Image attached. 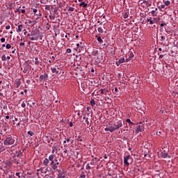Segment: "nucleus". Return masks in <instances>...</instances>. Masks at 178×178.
Instances as JSON below:
<instances>
[{
    "label": "nucleus",
    "mask_w": 178,
    "mask_h": 178,
    "mask_svg": "<svg viewBox=\"0 0 178 178\" xmlns=\"http://www.w3.org/2000/svg\"><path fill=\"white\" fill-rule=\"evenodd\" d=\"M161 156L162 158H168V154L161 152Z\"/></svg>",
    "instance_id": "bb28decb"
},
{
    "label": "nucleus",
    "mask_w": 178,
    "mask_h": 178,
    "mask_svg": "<svg viewBox=\"0 0 178 178\" xmlns=\"http://www.w3.org/2000/svg\"><path fill=\"white\" fill-rule=\"evenodd\" d=\"M35 15H36V16H39V17L42 16V15H41V13L40 12L39 13H36Z\"/></svg>",
    "instance_id": "13d9d810"
},
{
    "label": "nucleus",
    "mask_w": 178,
    "mask_h": 178,
    "mask_svg": "<svg viewBox=\"0 0 178 178\" xmlns=\"http://www.w3.org/2000/svg\"><path fill=\"white\" fill-rule=\"evenodd\" d=\"M92 56H97V55H98V50H95L92 51Z\"/></svg>",
    "instance_id": "b1692460"
},
{
    "label": "nucleus",
    "mask_w": 178,
    "mask_h": 178,
    "mask_svg": "<svg viewBox=\"0 0 178 178\" xmlns=\"http://www.w3.org/2000/svg\"><path fill=\"white\" fill-rule=\"evenodd\" d=\"M161 27H163L165 26H166V23H162L160 24Z\"/></svg>",
    "instance_id": "bf43d9fd"
},
{
    "label": "nucleus",
    "mask_w": 178,
    "mask_h": 178,
    "mask_svg": "<svg viewBox=\"0 0 178 178\" xmlns=\"http://www.w3.org/2000/svg\"><path fill=\"white\" fill-rule=\"evenodd\" d=\"M66 52H67V54H71V53H72V49H67L66 50Z\"/></svg>",
    "instance_id": "3c124183"
},
{
    "label": "nucleus",
    "mask_w": 178,
    "mask_h": 178,
    "mask_svg": "<svg viewBox=\"0 0 178 178\" xmlns=\"http://www.w3.org/2000/svg\"><path fill=\"white\" fill-rule=\"evenodd\" d=\"M99 92H100V94H102V95H106V93L109 92V91L106 89H100Z\"/></svg>",
    "instance_id": "2eb2a0df"
},
{
    "label": "nucleus",
    "mask_w": 178,
    "mask_h": 178,
    "mask_svg": "<svg viewBox=\"0 0 178 178\" xmlns=\"http://www.w3.org/2000/svg\"><path fill=\"white\" fill-rule=\"evenodd\" d=\"M20 8H22V7L19 6V8H17V9L15 10V13H19V15H20Z\"/></svg>",
    "instance_id": "f704fd0d"
},
{
    "label": "nucleus",
    "mask_w": 178,
    "mask_h": 178,
    "mask_svg": "<svg viewBox=\"0 0 178 178\" xmlns=\"http://www.w3.org/2000/svg\"><path fill=\"white\" fill-rule=\"evenodd\" d=\"M79 178H86V175L84 172H82Z\"/></svg>",
    "instance_id": "c03bdc74"
},
{
    "label": "nucleus",
    "mask_w": 178,
    "mask_h": 178,
    "mask_svg": "<svg viewBox=\"0 0 178 178\" xmlns=\"http://www.w3.org/2000/svg\"><path fill=\"white\" fill-rule=\"evenodd\" d=\"M127 123H129V124H134V123L130 120V119H127L126 120Z\"/></svg>",
    "instance_id": "58836bf2"
},
{
    "label": "nucleus",
    "mask_w": 178,
    "mask_h": 178,
    "mask_svg": "<svg viewBox=\"0 0 178 178\" xmlns=\"http://www.w3.org/2000/svg\"><path fill=\"white\" fill-rule=\"evenodd\" d=\"M54 60H55V56H52L51 60H49V63H54Z\"/></svg>",
    "instance_id": "c85d7f7f"
},
{
    "label": "nucleus",
    "mask_w": 178,
    "mask_h": 178,
    "mask_svg": "<svg viewBox=\"0 0 178 178\" xmlns=\"http://www.w3.org/2000/svg\"><path fill=\"white\" fill-rule=\"evenodd\" d=\"M165 40H166V38L165 36H161L160 41H165Z\"/></svg>",
    "instance_id": "a18cd8bd"
},
{
    "label": "nucleus",
    "mask_w": 178,
    "mask_h": 178,
    "mask_svg": "<svg viewBox=\"0 0 178 178\" xmlns=\"http://www.w3.org/2000/svg\"><path fill=\"white\" fill-rule=\"evenodd\" d=\"M66 143H67L66 140L63 141L64 147H67V144Z\"/></svg>",
    "instance_id": "09e8293b"
},
{
    "label": "nucleus",
    "mask_w": 178,
    "mask_h": 178,
    "mask_svg": "<svg viewBox=\"0 0 178 178\" xmlns=\"http://www.w3.org/2000/svg\"><path fill=\"white\" fill-rule=\"evenodd\" d=\"M85 122L86 123V124H88V126L90 124V122L88 121V118H86V120H85Z\"/></svg>",
    "instance_id": "864d4df0"
},
{
    "label": "nucleus",
    "mask_w": 178,
    "mask_h": 178,
    "mask_svg": "<svg viewBox=\"0 0 178 178\" xmlns=\"http://www.w3.org/2000/svg\"><path fill=\"white\" fill-rule=\"evenodd\" d=\"M21 106H22V108H26V103H24V102H23Z\"/></svg>",
    "instance_id": "8fccbe9b"
},
{
    "label": "nucleus",
    "mask_w": 178,
    "mask_h": 178,
    "mask_svg": "<svg viewBox=\"0 0 178 178\" xmlns=\"http://www.w3.org/2000/svg\"><path fill=\"white\" fill-rule=\"evenodd\" d=\"M38 12V10L37 9H33L34 15H35Z\"/></svg>",
    "instance_id": "e2e57ef3"
},
{
    "label": "nucleus",
    "mask_w": 178,
    "mask_h": 178,
    "mask_svg": "<svg viewBox=\"0 0 178 178\" xmlns=\"http://www.w3.org/2000/svg\"><path fill=\"white\" fill-rule=\"evenodd\" d=\"M97 38L98 42H103L102 38H101V36L96 35Z\"/></svg>",
    "instance_id": "a878e982"
},
{
    "label": "nucleus",
    "mask_w": 178,
    "mask_h": 178,
    "mask_svg": "<svg viewBox=\"0 0 178 178\" xmlns=\"http://www.w3.org/2000/svg\"><path fill=\"white\" fill-rule=\"evenodd\" d=\"M124 19H128L129 18V13H126L124 15H123Z\"/></svg>",
    "instance_id": "4c0bfd02"
},
{
    "label": "nucleus",
    "mask_w": 178,
    "mask_h": 178,
    "mask_svg": "<svg viewBox=\"0 0 178 178\" xmlns=\"http://www.w3.org/2000/svg\"><path fill=\"white\" fill-rule=\"evenodd\" d=\"M143 3H145V5H146L147 6H148V5H149L148 1H145V0L143 1Z\"/></svg>",
    "instance_id": "5fc2aeb1"
},
{
    "label": "nucleus",
    "mask_w": 178,
    "mask_h": 178,
    "mask_svg": "<svg viewBox=\"0 0 178 178\" xmlns=\"http://www.w3.org/2000/svg\"><path fill=\"white\" fill-rule=\"evenodd\" d=\"M6 47L7 49H10L12 48V46L10 45V44H7L6 45Z\"/></svg>",
    "instance_id": "ea45409f"
},
{
    "label": "nucleus",
    "mask_w": 178,
    "mask_h": 178,
    "mask_svg": "<svg viewBox=\"0 0 178 178\" xmlns=\"http://www.w3.org/2000/svg\"><path fill=\"white\" fill-rule=\"evenodd\" d=\"M143 130H144V127L141 125H138V127L136 129V133H140V131H143Z\"/></svg>",
    "instance_id": "ddd939ff"
},
{
    "label": "nucleus",
    "mask_w": 178,
    "mask_h": 178,
    "mask_svg": "<svg viewBox=\"0 0 178 178\" xmlns=\"http://www.w3.org/2000/svg\"><path fill=\"white\" fill-rule=\"evenodd\" d=\"M49 19L51 20H55V16L54 15H49Z\"/></svg>",
    "instance_id": "37998d69"
},
{
    "label": "nucleus",
    "mask_w": 178,
    "mask_h": 178,
    "mask_svg": "<svg viewBox=\"0 0 178 178\" xmlns=\"http://www.w3.org/2000/svg\"><path fill=\"white\" fill-rule=\"evenodd\" d=\"M13 161L14 163H16L17 165H19V163H20V162H22V161H20L15 157L13 158Z\"/></svg>",
    "instance_id": "6ab92c4d"
},
{
    "label": "nucleus",
    "mask_w": 178,
    "mask_h": 178,
    "mask_svg": "<svg viewBox=\"0 0 178 178\" xmlns=\"http://www.w3.org/2000/svg\"><path fill=\"white\" fill-rule=\"evenodd\" d=\"M23 30V24H20L18 26V29H17L16 31L17 33H21Z\"/></svg>",
    "instance_id": "f3484780"
},
{
    "label": "nucleus",
    "mask_w": 178,
    "mask_h": 178,
    "mask_svg": "<svg viewBox=\"0 0 178 178\" xmlns=\"http://www.w3.org/2000/svg\"><path fill=\"white\" fill-rule=\"evenodd\" d=\"M30 69H31V65H30V64L27 63H24L22 67V70H23V73H28Z\"/></svg>",
    "instance_id": "20e7f679"
},
{
    "label": "nucleus",
    "mask_w": 178,
    "mask_h": 178,
    "mask_svg": "<svg viewBox=\"0 0 178 178\" xmlns=\"http://www.w3.org/2000/svg\"><path fill=\"white\" fill-rule=\"evenodd\" d=\"M76 141H83V138H81V136H79L78 138L76 139Z\"/></svg>",
    "instance_id": "2f4dec72"
},
{
    "label": "nucleus",
    "mask_w": 178,
    "mask_h": 178,
    "mask_svg": "<svg viewBox=\"0 0 178 178\" xmlns=\"http://www.w3.org/2000/svg\"><path fill=\"white\" fill-rule=\"evenodd\" d=\"M15 137H12V136H9L6 138V140L3 141L4 145H13L15 144Z\"/></svg>",
    "instance_id": "7ed1b4c3"
},
{
    "label": "nucleus",
    "mask_w": 178,
    "mask_h": 178,
    "mask_svg": "<svg viewBox=\"0 0 178 178\" xmlns=\"http://www.w3.org/2000/svg\"><path fill=\"white\" fill-rule=\"evenodd\" d=\"M84 49H86V48L83 46H81L79 47V52H81V51H84Z\"/></svg>",
    "instance_id": "72a5a7b5"
},
{
    "label": "nucleus",
    "mask_w": 178,
    "mask_h": 178,
    "mask_svg": "<svg viewBox=\"0 0 178 178\" xmlns=\"http://www.w3.org/2000/svg\"><path fill=\"white\" fill-rule=\"evenodd\" d=\"M58 10H59V8L56 7V8H54V13H58Z\"/></svg>",
    "instance_id": "79ce46f5"
},
{
    "label": "nucleus",
    "mask_w": 178,
    "mask_h": 178,
    "mask_svg": "<svg viewBox=\"0 0 178 178\" xmlns=\"http://www.w3.org/2000/svg\"><path fill=\"white\" fill-rule=\"evenodd\" d=\"M95 100H94V99H92L91 100H90V105L92 106H95Z\"/></svg>",
    "instance_id": "393cba45"
},
{
    "label": "nucleus",
    "mask_w": 178,
    "mask_h": 178,
    "mask_svg": "<svg viewBox=\"0 0 178 178\" xmlns=\"http://www.w3.org/2000/svg\"><path fill=\"white\" fill-rule=\"evenodd\" d=\"M33 62H34L35 65L38 66V65H41V63H42V60L38 59V58L36 57L33 60Z\"/></svg>",
    "instance_id": "6e6552de"
},
{
    "label": "nucleus",
    "mask_w": 178,
    "mask_h": 178,
    "mask_svg": "<svg viewBox=\"0 0 178 178\" xmlns=\"http://www.w3.org/2000/svg\"><path fill=\"white\" fill-rule=\"evenodd\" d=\"M65 140H67V143L69 144V143H71V144H73L74 141L72 139V137L70 136H67Z\"/></svg>",
    "instance_id": "dca6fc26"
},
{
    "label": "nucleus",
    "mask_w": 178,
    "mask_h": 178,
    "mask_svg": "<svg viewBox=\"0 0 178 178\" xmlns=\"http://www.w3.org/2000/svg\"><path fill=\"white\" fill-rule=\"evenodd\" d=\"M81 3L79 4V6H83V8H87L88 6V4L86 3V1H81Z\"/></svg>",
    "instance_id": "a211bd4d"
},
{
    "label": "nucleus",
    "mask_w": 178,
    "mask_h": 178,
    "mask_svg": "<svg viewBox=\"0 0 178 178\" xmlns=\"http://www.w3.org/2000/svg\"><path fill=\"white\" fill-rule=\"evenodd\" d=\"M23 155V153L22 152H19L18 154H17V158H20Z\"/></svg>",
    "instance_id": "c9c22d12"
},
{
    "label": "nucleus",
    "mask_w": 178,
    "mask_h": 178,
    "mask_svg": "<svg viewBox=\"0 0 178 178\" xmlns=\"http://www.w3.org/2000/svg\"><path fill=\"white\" fill-rule=\"evenodd\" d=\"M20 12H22V13H26V10L24 9H21Z\"/></svg>",
    "instance_id": "680f3d73"
},
{
    "label": "nucleus",
    "mask_w": 178,
    "mask_h": 178,
    "mask_svg": "<svg viewBox=\"0 0 178 178\" xmlns=\"http://www.w3.org/2000/svg\"><path fill=\"white\" fill-rule=\"evenodd\" d=\"M124 62H126V60H124V58L122 57L118 61L115 62V65L117 66H119L120 65V63H124Z\"/></svg>",
    "instance_id": "9d476101"
},
{
    "label": "nucleus",
    "mask_w": 178,
    "mask_h": 178,
    "mask_svg": "<svg viewBox=\"0 0 178 178\" xmlns=\"http://www.w3.org/2000/svg\"><path fill=\"white\" fill-rule=\"evenodd\" d=\"M152 19V17H149L146 19L147 23H149L150 20Z\"/></svg>",
    "instance_id": "6e6d98bb"
},
{
    "label": "nucleus",
    "mask_w": 178,
    "mask_h": 178,
    "mask_svg": "<svg viewBox=\"0 0 178 178\" xmlns=\"http://www.w3.org/2000/svg\"><path fill=\"white\" fill-rule=\"evenodd\" d=\"M1 60H6V56H5V54H3L2 56H1Z\"/></svg>",
    "instance_id": "a19ab883"
},
{
    "label": "nucleus",
    "mask_w": 178,
    "mask_h": 178,
    "mask_svg": "<svg viewBox=\"0 0 178 178\" xmlns=\"http://www.w3.org/2000/svg\"><path fill=\"white\" fill-rule=\"evenodd\" d=\"M164 5H165V6H169V5H170V1L169 0L165 1Z\"/></svg>",
    "instance_id": "473e14b6"
},
{
    "label": "nucleus",
    "mask_w": 178,
    "mask_h": 178,
    "mask_svg": "<svg viewBox=\"0 0 178 178\" xmlns=\"http://www.w3.org/2000/svg\"><path fill=\"white\" fill-rule=\"evenodd\" d=\"M51 70L52 73H56V74H60L61 73L60 70L59 69V66L58 65H56L55 67L51 68Z\"/></svg>",
    "instance_id": "423d86ee"
},
{
    "label": "nucleus",
    "mask_w": 178,
    "mask_h": 178,
    "mask_svg": "<svg viewBox=\"0 0 178 178\" xmlns=\"http://www.w3.org/2000/svg\"><path fill=\"white\" fill-rule=\"evenodd\" d=\"M58 178H67V175L61 172L60 170L58 171Z\"/></svg>",
    "instance_id": "9b49d317"
},
{
    "label": "nucleus",
    "mask_w": 178,
    "mask_h": 178,
    "mask_svg": "<svg viewBox=\"0 0 178 178\" xmlns=\"http://www.w3.org/2000/svg\"><path fill=\"white\" fill-rule=\"evenodd\" d=\"M49 164L53 170L59 172L58 168H60V163L58 161V159L55 158L54 154L49 156V159H44L43 165H44V166H48Z\"/></svg>",
    "instance_id": "f257e3e1"
},
{
    "label": "nucleus",
    "mask_w": 178,
    "mask_h": 178,
    "mask_svg": "<svg viewBox=\"0 0 178 178\" xmlns=\"http://www.w3.org/2000/svg\"><path fill=\"white\" fill-rule=\"evenodd\" d=\"M111 126V129L113 131H116V130H119L121 127H123V125L124 124V122H122V120H120L117 122L113 123H110Z\"/></svg>",
    "instance_id": "f03ea898"
},
{
    "label": "nucleus",
    "mask_w": 178,
    "mask_h": 178,
    "mask_svg": "<svg viewBox=\"0 0 178 178\" xmlns=\"http://www.w3.org/2000/svg\"><path fill=\"white\" fill-rule=\"evenodd\" d=\"M8 178H15V175H8Z\"/></svg>",
    "instance_id": "4d7b16f0"
},
{
    "label": "nucleus",
    "mask_w": 178,
    "mask_h": 178,
    "mask_svg": "<svg viewBox=\"0 0 178 178\" xmlns=\"http://www.w3.org/2000/svg\"><path fill=\"white\" fill-rule=\"evenodd\" d=\"M129 58H127V62H129V60H131V59H132V58H134V54H133V52L132 51H129Z\"/></svg>",
    "instance_id": "4468645a"
},
{
    "label": "nucleus",
    "mask_w": 178,
    "mask_h": 178,
    "mask_svg": "<svg viewBox=\"0 0 178 178\" xmlns=\"http://www.w3.org/2000/svg\"><path fill=\"white\" fill-rule=\"evenodd\" d=\"M1 42H5V38H2L0 40Z\"/></svg>",
    "instance_id": "052dcab7"
},
{
    "label": "nucleus",
    "mask_w": 178,
    "mask_h": 178,
    "mask_svg": "<svg viewBox=\"0 0 178 178\" xmlns=\"http://www.w3.org/2000/svg\"><path fill=\"white\" fill-rule=\"evenodd\" d=\"M44 178H54V176H47V175H46V177Z\"/></svg>",
    "instance_id": "774afa93"
},
{
    "label": "nucleus",
    "mask_w": 178,
    "mask_h": 178,
    "mask_svg": "<svg viewBox=\"0 0 178 178\" xmlns=\"http://www.w3.org/2000/svg\"><path fill=\"white\" fill-rule=\"evenodd\" d=\"M27 134H29V136H31V137H33V136H34V134L33 131H29L27 132Z\"/></svg>",
    "instance_id": "e433bc0d"
},
{
    "label": "nucleus",
    "mask_w": 178,
    "mask_h": 178,
    "mask_svg": "<svg viewBox=\"0 0 178 178\" xmlns=\"http://www.w3.org/2000/svg\"><path fill=\"white\" fill-rule=\"evenodd\" d=\"M104 130L105 131H110V133H113L111 124H108V127L105 128Z\"/></svg>",
    "instance_id": "f8f14e48"
},
{
    "label": "nucleus",
    "mask_w": 178,
    "mask_h": 178,
    "mask_svg": "<svg viewBox=\"0 0 178 178\" xmlns=\"http://www.w3.org/2000/svg\"><path fill=\"white\" fill-rule=\"evenodd\" d=\"M76 60H78L79 62H80V60H81V57H80V56H76Z\"/></svg>",
    "instance_id": "49530a36"
},
{
    "label": "nucleus",
    "mask_w": 178,
    "mask_h": 178,
    "mask_svg": "<svg viewBox=\"0 0 178 178\" xmlns=\"http://www.w3.org/2000/svg\"><path fill=\"white\" fill-rule=\"evenodd\" d=\"M97 31L100 34H104V29H102V28H101V27L97 28Z\"/></svg>",
    "instance_id": "5701e85b"
},
{
    "label": "nucleus",
    "mask_w": 178,
    "mask_h": 178,
    "mask_svg": "<svg viewBox=\"0 0 178 178\" xmlns=\"http://www.w3.org/2000/svg\"><path fill=\"white\" fill-rule=\"evenodd\" d=\"M67 11H68V12H74V8H73V7H69Z\"/></svg>",
    "instance_id": "7c9ffc66"
},
{
    "label": "nucleus",
    "mask_w": 178,
    "mask_h": 178,
    "mask_svg": "<svg viewBox=\"0 0 178 178\" xmlns=\"http://www.w3.org/2000/svg\"><path fill=\"white\" fill-rule=\"evenodd\" d=\"M15 84L17 88L20 87V84H22V81H20V79H18L17 81H16Z\"/></svg>",
    "instance_id": "4be33fe9"
},
{
    "label": "nucleus",
    "mask_w": 178,
    "mask_h": 178,
    "mask_svg": "<svg viewBox=\"0 0 178 178\" xmlns=\"http://www.w3.org/2000/svg\"><path fill=\"white\" fill-rule=\"evenodd\" d=\"M80 47H81V46H80V44L77 43V44H76V48H77V49H79L80 48Z\"/></svg>",
    "instance_id": "338daca9"
},
{
    "label": "nucleus",
    "mask_w": 178,
    "mask_h": 178,
    "mask_svg": "<svg viewBox=\"0 0 178 178\" xmlns=\"http://www.w3.org/2000/svg\"><path fill=\"white\" fill-rule=\"evenodd\" d=\"M149 24H154V22L153 21L152 18L150 19L149 22Z\"/></svg>",
    "instance_id": "de8ad7c7"
},
{
    "label": "nucleus",
    "mask_w": 178,
    "mask_h": 178,
    "mask_svg": "<svg viewBox=\"0 0 178 178\" xmlns=\"http://www.w3.org/2000/svg\"><path fill=\"white\" fill-rule=\"evenodd\" d=\"M152 20H153V22H154V24H155L156 23V22H158V20H160V19L159 17L152 18Z\"/></svg>",
    "instance_id": "c756f323"
},
{
    "label": "nucleus",
    "mask_w": 178,
    "mask_h": 178,
    "mask_svg": "<svg viewBox=\"0 0 178 178\" xmlns=\"http://www.w3.org/2000/svg\"><path fill=\"white\" fill-rule=\"evenodd\" d=\"M16 176H17L19 178H20V172H16Z\"/></svg>",
    "instance_id": "0e129e2a"
},
{
    "label": "nucleus",
    "mask_w": 178,
    "mask_h": 178,
    "mask_svg": "<svg viewBox=\"0 0 178 178\" xmlns=\"http://www.w3.org/2000/svg\"><path fill=\"white\" fill-rule=\"evenodd\" d=\"M27 37H29V40H31V41H34V40H38V38L37 36L35 37H31V35H27Z\"/></svg>",
    "instance_id": "412c9836"
},
{
    "label": "nucleus",
    "mask_w": 178,
    "mask_h": 178,
    "mask_svg": "<svg viewBox=\"0 0 178 178\" xmlns=\"http://www.w3.org/2000/svg\"><path fill=\"white\" fill-rule=\"evenodd\" d=\"M19 46H20V49H24V42L19 43Z\"/></svg>",
    "instance_id": "cd10ccee"
},
{
    "label": "nucleus",
    "mask_w": 178,
    "mask_h": 178,
    "mask_svg": "<svg viewBox=\"0 0 178 178\" xmlns=\"http://www.w3.org/2000/svg\"><path fill=\"white\" fill-rule=\"evenodd\" d=\"M157 10H158V8H155L151 12V14L152 15V16H156V15H158V13H156Z\"/></svg>",
    "instance_id": "aec40b11"
},
{
    "label": "nucleus",
    "mask_w": 178,
    "mask_h": 178,
    "mask_svg": "<svg viewBox=\"0 0 178 178\" xmlns=\"http://www.w3.org/2000/svg\"><path fill=\"white\" fill-rule=\"evenodd\" d=\"M10 29V26L8 25L6 26V30H9Z\"/></svg>",
    "instance_id": "69168bd1"
},
{
    "label": "nucleus",
    "mask_w": 178,
    "mask_h": 178,
    "mask_svg": "<svg viewBox=\"0 0 178 178\" xmlns=\"http://www.w3.org/2000/svg\"><path fill=\"white\" fill-rule=\"evenodd\" d=\"M51 9V7H49V6H45V10H49Z\"/></svg>",
    "instance_id": "603ef678"
},
{
    "label": "nucleus",
    "mask_w": 178,
    "mask_h": 178,
    "mask_svg": "<svg viewBox=\"0 0 178 178\" xmlns=\"http://www.w3.org/2000/svg\"><path fill=\"white\" fill-rule=\"evenodd\" d=\"M40 81H45L46 80H48V74L44 73V74H42L39 77Z\"/></svg>",
    "instance_id": "0eeeda50"
},
{
    "label": "nucleus",
    "mask_w": 178,
    "mask_h": 178,
    "mask_svg": "<svg viewBox=\"0 0 178 178\" xmlns=\"http://www.w3.org/2000/svg\"><path fill=\"white\" fill-rule=\"evenodd\" d=\"M38 29H35L33 31H32L31 32V33H28L27 35L30 36L31 35V37H35V35H37V34H38Z\"/></svg>",
    "instance_id": "1a4fd4ad"
},
{
    "label": "nucleus",
    "mask_w": 178,
    "mask_h": 178,
    "mask_svg": "<svg viewBox=\"0 0 178 178\" xmlns=\"http://www.w3.org/2000/svg\"><path fill=\"white\" fill-rule=\"evenodd\" d=\"M131 161H133V159L131 158V156H130V155L126 156L124 158V163L127 166H129V165H130L131 163Z\"/></svg>",
    "instance_id": "39448f33"
}]
</instances>
